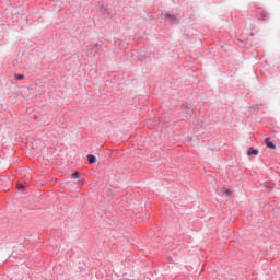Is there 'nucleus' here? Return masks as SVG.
<instances>
[{"mask_svg": "<svg viewBox=\"0 0 280 280\" xmlns=\"http://www.w3.org/2000/svg\"><path fill=\"white\" fill-rule=\"evenodd\" d=\"M171 19H176V16H174V15H168Z\"/></svg>", "mask_w": 280, "mask_h": 280, "instance_id": "1a4fd4ad", "label": "nucleus"}, {"mask_svg": "<svg viewBox=\"0 0 280 280\" xmlns=\"http://www.w3.org/2000/svg\"><path fill=\"white\" fill-rule=\"evenodd\" d=\"M14 78L15 80H25V75L23 74H15Z\"/></svg>", "mask_w": 280, "mask_h": 280, "instance_id": "423d86ee", "label": "nucleus"}, {"mask_svg": "<svg viewBox=\"0 0 280 280\" xmlns=\"http://www.w3.org/2000/svg\"><path fill=\"white\" fill-rule=\"evenodd\" d=\"M34 119H38V116H34Z\"/></svg>", "mask_w": 280, "mask_h": 280, "instance_id": "9d476101", "label": "nucleus"}, {"mask_svg": "<svg viewBox=\"0 0 280 280\" xmlns=\"http://www.w3.org/2000/svg\"><path fill=\"white\" fill-rule=\"evenodd\" d=\"M222 194H223V196H231V194H233L232 191H231V189H229V188H226V187H224V188H222Z\"/></svg>", "mask_w": 280, "mask_h": 280, "instance_id": "20e7f679", "label": "nucleus"}, {"mask_svg": "<svg viewBox=\"0 0 280 280\" xmlns=\"http://www.w3.org/2000/svg\"><path fill=\"white\" fill-rule=\"evenodd\" d=\"M267 148H270L271 150H275L277 148L272 141H270V138H266Z\"/></svg>", "mask_w": 280, "mask_h": 280, "instance_id": "f03ea898", "label": "nucleus"}, {"mask_svg": "<svg viewBox=\"0 0 280 280\" xmlns=\"http://www.w3.org/2000/svg\"><path fill=\"white\" fill-rule=\"evenodd\" d=\"M88 161L91 164L97 163V158H95V155H88Z\"/></svg>", "mask_w": 280, "mask_h": 280, "instance_id": "7ed1b4c3", "label": "nucleus"}, {"mask_svg": "<svg viewBox=\"0 0 280 280\" xmlns=\"http://www.w3.org/2000/svg\"><path fill=\"white\" fill-rule=\"evenodd\" d=\"M248 156H252V154H254V156H257V154H259V151L253 148H249L247 151Z\"/></svg>", "mask_w": 280, "mask_h": 280, "instance_id": "f257e3e1", "label": "nucleus"}, {"mask_svg": "<svg viewBox=\"0 0 280 280\" xmlns=\"http://www.w3.org/2000/svg\"><path fill=\"white\" fill-rule=\"evenodd\" d=\"M25 187V185L23 184H18V189H23Z\"/></svg>", "mask_w": 280, "mask_h": 280, "instance_id": "6e6552de", "label": "nucleus"}, {"mask_svg": "<svg viewBox=\"0 0 280 280\" xmlns=\"http://www.w3.org/2000/svg\"><path fill=\"white\" fill-rule=\"evenodd\" d=\"M2 183H8V185H12V180L10 179V177L2 178Z\"/></svg>", "mask_w": 280, "mask_h": 280, "instance_id": "39448f33", "label": "nucleus"}, {"mask_svg": "<svg viewBox=\"0 0 280 280\" xmlns=\"http://www.w3.org/2000/svg\"><path fill=\"white\" fill-rule=\"evenodd\" d=\"M72 178H75V179L80 178V173H78V172L73 173Z\"/></svg>", "mask_w": 280, "mask_h": 280, "instance_id": "0eeeda50", "label": "nucleus"}]
</instances>
